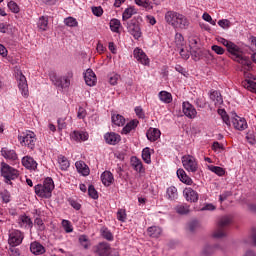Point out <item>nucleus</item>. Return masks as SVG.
Instances as JSON below:
<instances>
[{"label": "nucleus", "instance_id": "nucleus-17", "mask_svg": "<svg viewBox=\"0 0 256 256\" xmlns=\"http://www.w3.org/2000/svg\"><path fill=\"white\" fill-rule=\"evenodd\" d=\"M128 33L134 37V39H141L143 33L141 32V27L137 23H129L127 27Z\"/></svg>", "mask_w": 256, "mask_h": 256}, {"label": "nucleus", "instance_id": "nucleus-22", "mask_svg": "<svg viewBox=\"0 0 256 256\" xmlns=\"http://www.w3.org/2000/svg\"><path fill=\"white\" fill-rule=\"evenodd\" d=\"M139 126V120L133 119L130 122H128L122 129L121 134L122 135H129L132 131H135L137 127Z\"/></svg>", "mask_w": 256, "mask_h": 256}, {"label": "nucleus", "instance_id": "nucleus-64", "mask_svg": "<svg viewBox=\"0 0 256 256\" xmlns=\"http://www.w3.org/2000/svg\"><path fill=\"white\" fill-rule=\"evenodd\" d=\"M69 203L71 207H73V209H75L76 211H79V209H81V204L77 202V200L71 199Z\"/></svg>", "mask_w": 256, "mask_h": 256}, {"label": "nucleus", "instance_id": "nucleus-43", "mask_svg": "<svg viewBox=\"0 0 256 256\" xmlns=\"http://www.w3.org/2000/svg\"><path fill=\"white\" fill-rule=\"evenodd\" d=\"M175 44L178 49L185 47V38L183 37L182 33L177 32L175 34Z\"/></svg>", "mask_w": 256, "mask_h": 256}, {"label": "nucleus", "instance_id": "nucleus-16", "mask_svg": "<svg viewBox=\"0 0 256 256\" xmlns=\"http://www.w3.org/2000/svg\"><path fill=\"white\" fill-rule=\"evenodd\" d=\"M183 195L189 203H197L199 201V193L191 187L185 188L183 190Z\"/></svg>", "mask_w": 256, "mask_h": 256}, {"label": "nucleus", "instance_id": "nucleus-20", "mask_svg": "<svg viewBox=\"0 0 256 256\" xmlns=\"http://www.w3.org/2000/svg\"><path fill=\"white\" fill-rule=\"evenodd\" d=\"M104 140L108 145H117L121 141V135L115 132H107L104 135Z\"/></svg>", "mask_w": 256, "mask_h": 256}, {"label": "nucleus", "instance_id": "nucleus-12", "mask_svg": "<svg viewBox=\"0 0 256 256\" xmlns=\"http://www.w3.org/2000/svg\"><path fill=\"white\" fill-rule=\"evenodd\" d=\"M70 139L71 141H75L76 143H83L85 141H89V133H87L86 131L74 130L70 134Z\"/></svg>", "mask_w": 256, "mask_h": 256}, {"label": "nucleus", "instance_id": "nucleus-47", "mask_svg": "<svg viewBox=\"0 0 256 256\" xmlns=\"http://www.w3.org/2000/svg\"><path fill=\"white\" fill-rule=\"evenodd\" d=\"M61 225L65 233H73V224L69 220L62 219Z\"/></svg>", "mask_w": 256, "mask_h": 256}, {"label": "nucleus", "instance_id": "nucleus-10", "mask_svg": "<svg viewBox=\"0 0 256 256\" xmlns=\"http://www.w3.org/2000/svg\"><path fill=\"white\" fill-rule=\"evenodd\" d=\"M231 124L237 131H245V129H247V121L245 118L239 117L235 113L230 117V126Z\"/></svg>", "mask_w": 256, "mask_h": 256}, {"label": "nucleus", "instance_id": "nucleus-23", "mask_svg": "<svg viewBox=\"0 0 256 256\" xmlns=\"http://www.w3.org/2000/svg\"><path fill=\"white\" fill-rule=\"evenodd\" d=\"M178 179L185 185H193V179L187 175V172L183 168H179L176 172Z\"/></svg>", "mask_w": 256, "mask_h": 256}, {"label": "nucleus", "instance_id": "nucleus-1", "mask_svg": "<svg viewBox=\"0 0 256 256\" xmlns=\"http://www.w3.org/2000/svg\"><path fill=\"white\" fill-rule=\"evenodd\" d=\"M218 43H221V45H224V47H226L228 53L232 55L233 61H236L241 65H247V67L251 65V61H249V58L243 56V49L235 44V42H231L230 40H227L223 37H219Z\"/></svg>", "mask_w": 256, "mask_h": 256}, {"label": "nucleus", "instance_id": "nucleus-31", "mask_svg": "<svg viewBox=\"0 0 256 256\" xmlns=\"http://www.w3.org/2000/svg\"><path fill=\"white\" fill-rule=\"evenodd\" d=\"M210 99L214 102L216 107H221V105H223V97L219 91H212L210 93Z\"/></svg>", "mask_w": 256, "mask_h": 256}, {"label": "nucleus", "instance_id": "nucleus-37", "mask_svg": "<svg viewBox=\"0 0 256 256\" xmlns=\"http://www.w3.org/2000/svg\"><path fill=\"white\" fill-rule=\"evenodd\" d=\"M111 119L113 125H116V127H123L125 125V117L120 114H113Z\"/></svg>", "mask_w": 256, "mask_h": 256}, {"label": "nucleus", "instance_id": "nucleus-59", "mask_svg": "<svg viewBox=\"0 0 256 256\" xmlns=\"http://www.w3.org/2000/svg\"><path fill=\"white\" fill-rule=\"evenodd\" d=\"M86 117H87V110H85V108L83 107H79L77 112V118L85 119Z\"/></svg>", "mask_w": 256, "mask_h": 256}, {"label": "nucleus", "instance_id": "nucleus-55", "mask_svg": "<svg viewBox=\"0 0 256 256\" xmlns=\"http://www.w3.org/2000/svg\"><path fill=\"white\" fill-rule=\"evenodd\" d=\"M218 25L221 29H229L231 27V21L229 19H221L218 21Z\"/></svg>", "mask_w": 256, "mask_h": 256}, {"label": "nucleus", "instance_id": "nucleus-53", "mask_svg": "<svg viewBox=\"0 0 256 256\" xmlns=\"http://www.w3.org/2000/svg\"><path fill=\"white\" fill-rule=\"evenodd\" d=\"M202 19L203 21H206V23H210V25H213V26L217 25V21L213 20V18L207 12L203 13Z\"/></svg>", "mask_w": 256, "mask_h": 256}, {"label": "nucleus", "instance_id": "nucleus-41", "mask_svg": "<svg viewBox=\"0 0 256 256\" xmlns=\"http://www.w3.org/2000/svg\"><path fill=\"white\" fill-rule=\"evenodd\" d=\"M207 168L212 173H215V175H218V177H223V175H225V169H223L222 167L208 165Z\"/></svg>", "mask_w": 256, "mask_h": 256}, {"label": "nucleus", "instance_id": "nucleus-28", "mask_svg": "<svg viewBox=\"0 0 256 256\" xmlns=\"http://www.w3.org/2000/svg\"><path fill=\"white\" fill-rule=\"evenodd\" d=\"M101 181L105 187H110V185H113V182L115 181L113 173H111V171H104L101 174Z\"/></svg>", "mask_w": 256, "mask_h": 256}, {"label": "nucleus", "instance_id": "nucleus-48", "mask_svg": "<svg viewBox=\"0 0 256 256\" xmlns=\"http://www.w3.org/2000/svg\"><path fill=\"white\" fill-rule=\"evenodd\" d=\"M116 217L118 221L125 223V221H127V211L125 209H119L117 211Z\"/></svg>", "mask_w": 256, "mask_h": 256}, {"label": "nucleus", "instance_id": "nucleus-51", "mask_svg": "<svg viewBox=\"0 0 256 256\" xmlns=\"http://www.w3.org/2000/svg\"><path fill=\"white\" fill-rule=\"evenodd\" d=\"M7 7L12 13H19L20 11L19 5L15 1L8 2Z\"/></svg>", "mask_w": 256, "mask_h": 256}, {"label": "nucleus", "instance_id": "nucleus-39", "mask_svg": "<svg viewBox=\"0 0 256 256\" xmlns=\"http://www.w3.org/2000/svg\"><path fill=\"white\" fill-rule=\"evenodd\" d=\"M138 7H143L146 11H151L153 9V3L149 0H134Z\"/></svg>", "mask_w": 256, "mask_h": 256}, {"label": "nucleus", "instance_id": "nucleus-9", "mask_svg": "<svg viewBox=\"0 0 256 256\" xmlns=\"http://www.w3.org/2000/svg\"><path fill=\"white\" fill-rule=\"evenodd\" d=\"M231 223V217L224 216L222 217L218 222V229L213 233V237L215 239H221L225 237V231L223 230V227H227Z\"/></svg>", "mask_w": 256, "mask_h": 256}, {"label": "nucleus", "instance_id": "nucleus-40", "mask_svg": "<svg viewBox=\"0 0 256 256\" xmlns=\"http://www.w3.org/2000/svg\"><path fill=\"white\" fill-rule=\"evenodd\" d=\"M49 25V20L47 17H40L38 22H37V27L40 29V31H47V27Z\"/></svg>", "mask_w": 256, "mask_h": 256}, {"label": "nucleus", "instance_id": "nucleus-25", "mask_svg": "<svg viewBox=\"0 0 256 256\" xmlns=\"http://www.w3.org/2000/svg\"><path fill=\"white\" fill-rule=\"evenodd\" d=\"M111 252V246H109L107 243H100L95 247V253L99 256H109V253Z\"/></svg>", "mask_w": 256, "mask_h": 256}, {"label": "nucleus", "instance_id": "nucleus-49", "mask_svg": "<svg viewBox=\"0 0 256 256\" xmlns=\"http://www.w3.org/2000/svg\"><path fill=\"white\" fill-rule=\"evenodd\" d=\"M64 24L67 27H77L79 25V22H77V19L73 17H68L64 20Z\"/></svg>", "mask_w": 256, "mask_h": 256}, {"label": "nucleus", "instance_id": "nucleus-44", "mask_svg": "<svg viewBox=\"0 0 256 256\" xmlns=\"http://www.w3.org/2000/svg\"><path fill=\"white\" fill-rule=\"evenodd\" d=\"M218 114L221 116L223 123L227 127H231V118L227 115V112L224 109H218Z\"/></svg>", "mask_w": 256, "mask_h": 256}, {"label": "nucleus", "instance_id": "nucleus-14", "mask_svg": "<svg viewBox=\"0 0 256 256\" xmlns=\"http://www.w3.org/2000/svg\"><path fill=\"white\" fill-rule=\"evenodd\" d=\"M17 225L20 229H33V220L26 214H22L17 219Z\"/></svg>", "mask_w": 256, "mask_h": 256}, {"label": "nucleus", "instance_id": "nucleus-50", "mask_svg": "<svg viewBox=\"0 0 256 256\" xmlns=\"http://www.w3.org/2000/svg\"><path fill=\"white\" fill-rule=\"evenodd\" d=\"M101 235L107 241H113V234L111 233V231H109V229L102 228L101 229Z\"/></svg>", "mask_w": 256, "mask_h": 256}, {"label": "nucleus", "instance_id": "nucleus-29", "mask_svg": "<svg viewBox=\"0 0 256 256\" xmlns=\"http://www.w3.org/2000/svg\"><path fill=\"white\" fill-rule=\"evenodd\" d=\"M30 251L33 255H43L45 253V247L39 242H32L30 244Z\"/></svg>", "mask_w": 256, "mask_h": 256}, {"label": "nucleus", "instance_id": "nucleus-2", "mask_svg": "<svg viewBox=\"0 0 256 256\" xmlns=\"http://www.w3.org/2000/svg\"><path fill=\"white\" fill-rule=\"evenodd\" d=\"M55 189L53 178H46L43 184H37L34 187L35 194L42 199H49Z\"/></svg>", "mask_w": 256, "mask_h": 256}, {"label": "nucleus", "instance_id": "nucleus-63", "mask_svg": "<svg viewBox=\"0 0 256 256\" xmlns=\"http://www.w3.org/2000/svg\"><path fill=\"white\" fill-rule=\"evenodd\" d=\"M195 105H196L197 107H199L200 109H205L206 103H205V100H204L203 98H197V99L195 100Z\"/></svg>", "mask_w": 256, "mask_h": 256}, {"label": "nucleus", "instance_id": "nucleus-35", "mask_svg": "<svg viewBox=\"0 0 256 256\" xmlns=\"http://www.w3.org/2000/svg\"><path fill=\"white\" fill-rule=\"evenodd\" d=\"M135 14H137V9L134 6H130L124 10L122 19L123 21H127V19H131Z\"/></svg>", "mask_w": 256, "mask_h": 256}, {"label": "nucleus", "instance_id": "nucleus-32", "mask_svg": "<svg viewBox=\"0 0 256 256\" xmlns=\"http://www.w3.org/2000/svg\"><path fill=\"white\" fill-rule=\"evenodd\" d=\"M161 233H163V230L158 226H151L147 229V234L149 237L154 239H159V237H161Z\"/></svg>", "mask_w": 256, "mask_h": 256}, {"label": "nucleus", "instance_id": "nucleus-62", "mask_svg": "<svg viewBox=\"0 0 256 256\" xmlns=\"http://www.w3.org/2000/svg\"><path fill=\"white\" fill-rule=\"evenodd\" d=\"M9 255L10 256H20L21 251H19V248H15V246H11L9 248Z\"/></svg>", "mask_w": 256, "mask_h": 256}, {"label": "nucleus", "instance_id": "nucleus-60", "mask_svg": "<svg viewBox=\"0 0 256 256\" xmlns=\"http://www.w3.org/2000/svg\"><path fill=\"white\" fill-rule=\"evenodd\" d=\"M211 49L216 53V55H223L225 53V49L218 45H213Z\"/></svg>", "mask_w": 256, "mask_h": 256}, {"label": "nucleus", "instance_id": "nucleus-11", "mask_svg": "<svg viewBox=\"0 0 256 256\" xmlns=\"http://www.w3.org/2000/svg\"><path fill=\"white\" fill-rule=\"evenodd\" d=\"M134 59L141 65L149 66L150 60L145 51L141 48H135L133 51Z\"/></svg>", "mask_w": 256, "mask_h": 256}, {"label": "nucleus", "instance_id": "nucleus-6", "mask_svg": "<svg viewBox=\"0 0 256 256\" xmlns=\"http://www.w3.org/2000/svg\"><path fill=\"white\" fill-rule=\"evenodd\" d=\"M0 171L5 183H7L8 185H11V181H15V179L19 177V170L13 168L5 162L1 163Z\"/></svg>", "mask_w": 256, "mask_h": 256}, {"label": "nucleus", "instance_id": "nucleus-36", "mask_svg": "<svg viewBox=\"0 0 256 256\" xmlns=\"http://www.w3.org/2000/svg\"><path fill=\"white\" fill-rule=\"evenodd\" d=\"M131 165L133 169L137 171V173H143V162H141L139 158L133 156L131 158Z\"/></svg>", "mask_w": 256, "mask_h": 256}, {"label": "nucleus", "instance_id": "nucleus-45", "mask_svg": "<svg viewBox=\"0 0 256 256\" xmlns=\"http://www.w3.org/2000/svg\"><path fill=\"white\" fill-rule=\"evenodd\" d=\"M142 159L144 162L147 163V165H150V163H151V148L146 147L142 150Z\"/></svg>", "mask_w": 256, "mask_h": 256}, {"label": "nucleus", "instance_id": "nucleus-18", "mask_svg": "<svg viewBox=\"0 0 256 256\" xmlns=\"http://www.w3.org/2000/svg\"><path fill=\"white\" fill-rule=\"evenodd\" d=\"M177 17H179V12L174 10H169L164 15L165 22L173 28L177 22Z\"/></svg>", "mask_w": 256, "mask_h": 256}, {"label": "nucleus", "instance_id": "nucleus-34", "mask_svg": "<svg viewBox=\"0 0 256 256\" xmlns=\"http://www.w3.org/2000/svg\"><path fill=\"white\" fill-rule=\"evenodd\" d=\"M110 30L112 33H120L121 31V21L117 18H113L110 20Z\"/></svg>", "mask_w": 256, "mask_h": 256}, {"label": "nucleus", "instance_id": "nucleus-21", "mask_svg": "<svg viewBox=\"0 0 256 256\" xmlns=\"http://www.w3.org/2000/svg\"><path fill=\"white\" fill-rule=\"evenodd\" d=\"M22 165L25 167V169H28L29 171H35L37 169V161L33 159L31 156H24L22 158Z\"/></svg>", "mask_w": 256, "mask_h": 256}, {"label": "nucleus", "instance_id": "nucleus-5", "mask_svg": "<svg viewBox=\"0 0 256 256\" xmlns=\"http://www.w3.org/2000/svg\"><path fill=\"white\" fill-rule=\"evenodd\" d=\"M18 141L22 147H27L28 149H35V143H37V136L35 132L31 130H26L18 135Z\"/></svg>", "mask_w": 256, "mask_h": 256}, {"label": "nucleus", "instance_id": "nucleus-56", "mask_svg": "<svg viewBox=\"0 0 256 256\" xmlns=\"http://www.w3.org/2000/svg\"><path fill=\"white\" fill-rule=\"evenodd\" d=\"M118 81H119V74L112 73V74L109 75L110 85H117Z\"/></svg>", "mask_w": 256, "mask_h": 256}, {"label": "nucleus", "instance_id": "nucleus-26", "mask_svg": "<svg viewBox=\"0 0 256 256\" xmlns=\"http://www.w3.org/2000/svg\"><path fill=\"white\" fill-rule=\"evenodd\" d=\"M146 137L148 141H151L152 143L160 139L161 137V130L157 128H149L146 132Z\"/></svg>", "mask_w": 256, "mask_h": 256}, {"label": "nucleus", "instance_id": "nucleus-61", "mask_svg": "<svg viewBox=\"0 0 256 256\" xmlns=\"http://www.w3.org/2000/svg\"><path fill=\"white\" fill-rule=\"evenodd\" d=\"M135 113L139 119H145V112L143 111V108H141V106H137L135 108Z\"/></svg>", "mask_w": 256, "mask_h": 256}, {"label": "nucleus", "instance_id": "nucleus-42", "mask_svg": "<svg viewBox=\"0 0 256 256\" xmlns=\"http://www.w3.org/2000/svg\"><path fill=\"white\" fill-rule=\"evenodd\" d=\"M78 241L83 249H89L91 247V241L87 235H80Z\"/></svg>", "mask_w": 256, "mask_h": 256}, {"label": "nucleus", "instance_id": "nucleus-13", "mask_svg": "<svg viewBox=\"0 0 256 256\" xmlns=\"http://www.w3.org/2000/svg\"><path fill=\"white\" fill-rule=\"evenodd\" d=\"M182 111L188 119H195L197 117V109L189 102L182 103Z\"/></svg>", "mask_w": 256, "mask_h": 256}, {"label": "nucleus", "instance_id": "nucleus-8", "mask_svg": "<svg viewBox=\"0 0 256 256\" xmlns=\"http://www.w3.org/2000/svg\"><path fill=\"white\" fill-rule=\"evenodd\" d=\"M23 239H25V235L21 230H10L8 243L10 247H19L21 243H23Z\"/></svg>", "mask_w": 256, "mask_h": 256}, {"label": "nucleus", "instance_id": "nucleus-58", "mask_svg": "<svg viewBox=\"0 0 256 256\" xmlns=\"http://www.w3.org/2000/svg\"><path fill=\"white\" fill-rule=\"evenodd\" d=\"M92 13L95 17H101L103 15V8L101 6L92 7Z\"/></svg>", "mask_w": 256, "mask_h": 256}, {"label": "nucleus", "instance_id": "nucleus-46", "mask_svg": "<svg viewBox=\"0 0 256 256\" xmlns=\"http://www.w3.org/2000/svg\"><path fill=\"white\" fill-rule=\"evenodd\" d=\"M175 211L179 215H187V213H189V205L180 204V205L176 206Z\"/></svg>", "mask_w": 256, "mask_h": 256}, {"label": "nucleus", "instance_id": "nucleus-52", "mask_svg": "<svg viewBox=\"0 0 256 256\" xmlns=\"http://www.w3.org/2000/svg\"><path fill=\"white\" fill-rule=\"evenodd\" d=\"M88 195L92 199H99V194L97 193V190H95V186H93V185H90L88 187Z\"/></svg>", "mask_w": 256, "mask_h": 256}, {"label": "nucleus", "instance_id": "nucleus-3", "mask_svg": "<svg viewBox=\"0 0 256 256\" xmlns=\"http://www.w3.org/2000/svg\"><path fill=\"white\" fill-rule=\"evenodd\" d=\"M49 79L55 87H58V89H69L73 79V72L69 71L62 77L57 76V73L55 72H50Z\"/></svg>", "mask_w": 256, "mask_h": 256}, {"label": "nucleus", "instance_id": "nucleus-33", "mask_svg": "<svg viewBox=\"0 0 256 256\" xmlns=\"http://www.w3.org/2000/svg\"><path fill=\"white\" fill-rule=\"evenodd\" d=\"M58 164L61 171H67V169L71 167V162H69V159H67V157L64 155L58 156Z\"/></svg>", "mask_w": 256, "mask_h": 256}, {"label": "nucleus", "instance_id": "nucleus-24", "mask_svg": "<svg viewBox=\"0 0 256 256\" xmlns=\"http://www.w3.org/2000/svg\"><path fill=\"white\" fill-rule=\"evenodd\" d=\"M1 155L2 157H4V159H7L8 161H17V159H19L15 150L6 147L1 149Z\"/></svg>", "mask_w": 256, "mask_h": 256}, {"label": "nucleus", "instance_id": "nucleus-38", "mask_svg": "<svg viewBox=\"0 0 256 256\" xmlns=\"http://www.w3.org/2000/svg\"><path fill=\"white\" fill-rule=\"evenodd\" d=\"M158 97L162 103L169 104L173 101V96L167 91H160Z\"/></svg>", "mask_w": 256, "mask_h": 256}, {"label": "nucleus", "instance_id": "nucleus-19", "mask_svg": "<svg viewBox=\"0 0 256 256\" xmlns=\"http://www.w3.org/2000/svg\"><path fill=\"white\" fill-rule=\"evenodd\" d=\"M84 80L88 87H95L97 83V76L95 75V72H93L91 69H87L84 73Z\"/></svg>", "mask_w": 256, "mask_h": 256}, {"label": "nucleus", "instance_id": "nucleus-7", "mask_svg": "<svg viewBox=\"0 0 256 256\" xmlns=\"http://www.w3.org/2000/svg\"><path fill=\"white\" fill-rule=\"evenodd\" d=\"M182 165L188 173H197L199 171V163L194 156L184 155L182 157Z\"/></svg>", "mask_w": 256, "mask_h": 256}, {"label": "nucleus", "instance_id": "nucleus-15", "mask_svg": "<svg viewBox=\"0 0 256 256\" xmlns=\"http://www.w3.org/2000/svg\"><path fill=\"white\" fill-rule=\"evenodd\" d=\"M189 25H191L189 18L182 13H178V17L176 18V22L174 24V29H189Z\"/></svg>", "mask_w": 256, "mask_h": 256}, {"label": "nucleus", "instance_id": "nucleus-54", "mask_svg": "<svg viewBox=\"0 0 256 256\" xmlns=\"http://www.w3.org/2000/svg\"><path fill=\"white\" fill-rule=\"evenodd\" d=\"M0 197L4 203H9V201H11V193H9L7 190L0 192Z\"/></svg>", "mask_w": 256, "mask_h": 256}, {"label": "nucleus", "instance_id": "nucleus-27", "mask_svg": "<svg viewBox=\"0 0 256 256\" xmlns=\"http://www.w3.org/2000/svg\"><path fill=\"white\" fill-rule=\"evenodd\" d=\"M75 167H76L78 173H80V175H82L83 177H87L91 173V170L89 169V166H87V164H85L81 160L77 161L75 163Z\"/></svg>", "mask_w": 256, "mask_h": 256}, {"label": "nucleus", "instance_id": "nucleus-57", "mask_svg": "<svg viewBox=\"0 0 256 256\" xmlns=\"http://www.w3.org/2000/svg\"><path fill=\"white\" fill-rule=\"evenodd\" d=\"M215 209H217V207L213 205V203H206L203 205L200 211H215Z\"/></svg>", "mask_w": 256, "mask_h": 256}, {"label": "nucleus", "instance_id": "nucleus-30", "mask_svg": "<svg viewBox=\"0 0 256 256\" xmlns=\"http://www.w3.org/2000/svg\"><path fill=\"white\" fill-rule=\"evenodd\" d=\"M166 198L168 201H176L179 198V192L177 191V187L170 186L166 190Z\"/></svg>", "mask_w": 256, "mask_h": 256}, {"label": "nucleus", "instance_id": "nucleus-4", "mask_svg": "<svg viewBox=\"0 0 256 256\" xmlns=\"http://www.w3.org/2000/svg\"><path fill=\"white\" fill-rule=\"evenodd\" d=\"M14 77L17 81L18 89L21 95L27 99V97H29V85L27 84V78L25 75H23V72L19 66L14 68Z\"/></svg>", "mask_w": 256, "mask_h": 256}]
</instances>
